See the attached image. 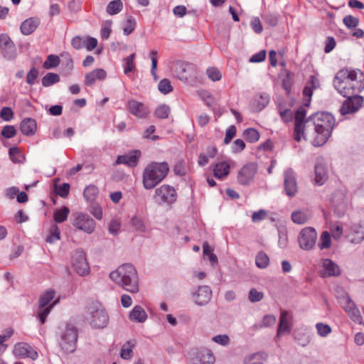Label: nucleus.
<instances>
[{
    "mask_svg": "<svg viewBox=\"0 0 364 364\" xmlns=\"http://www.w3.org/2000/svg\"><path fill=\"white\" fill-rule=\"evenodd\" d=\"M306 114L304 107H300L295 113L294 139L300 141L302 138H313L314 146L323 145L335 126L334 117L328 112H317L304 119Z\"/></svg>",
    "mask_w": 364,
    "mask_h": 364,
    "instance_id": "nucleus-1",
    "label": "nucleus"
},
{
    "mask_svg": "<svg viewBox=\"0 0 364 364\" xmlns=\"http://www.w3.org/2000/svg\"><path fill=\"white\" fill-rule=\"evenodd\" d=\"M334 87L343 97L358 94L364 89V74L360 70L343 69L335 77Z\"/></svg>",
    "mask_w": 364,
    "mask_h": 364,
    "instance_id": "nucleus-2",
    "label": "nucleus"
},
{
    "mask_svg": "<svg viewBox=\"0 0 364 364\" xmlns=\"http://www.w3.org/2000/svg\"><path fill=\"white\" fill-rule=\"evenodd\" d=\"M115 283L132 293L139 291L136 271L130 264H124L115 270Z\"/></svg>",
    "mask_w": 364,
    "mask_h": 364,
    "instance_id": "nucleus-3",
    "label": "nucleus"
},
{
    "mask_svg": "<svg viewBox=\"0 0 364 364\" xmlns=\"http://www.w3.org/2000/svg\"><path fill=\"white\" fill-rule=\"evenodd\" d=\"M77 329L75 326L67 323L60 328L59 345L65 353H72L75 350L77 341Z\"/></svg>",
    "mask_w": 364,
    "mask_h": 364,
    "instance_id": "nucleus-4",
    "label": "nucleus"
},
{
    "mask_svg": "<svg viewBox=\"0 0 364 364\" xmlns=\"http://www.w3.org/2000/svg\"><path fill=\"white\" fill-rule=\"evenodd\" d=\"M169 171L166 162H151L145 168L143 173V182H161Z\"/></svg>",
    "mask_w": 364,
    "mask_h": 364,
    "instance_id": "nucleus-5",
    "label": "nucleus"
},
{
    "mask_svg": "<svg viewBox=\"0 0 364 364\" xmlns=\"http://www.w3.org/2000/svg\"><path fill=\"white\" fill-rule=\"evenodd\" d=\"M72 225L81 231L87 234H92L96 227L95 221L87 214L84 213H75L71 217Z\"/></svg>",
    "mask_w": 364,
    "mask_h": 364,
    "instance_id": "nucleus-6",
    "label": "nucleus"
},
{
    "mask_svg": "<svg viewBox=\"0 0 364 364\" xmlns=\"http://www.w3.org/2000/svg\"><path fill=\"white\" fill-rule=\"evenodd\" d=\"M316 239V230L312 228H306L300 232L298 242L302 250H310L314 247Z\"/></svg>",
    "mask_w": 364,
    "mask_h": 364,
    "instance_id": "nucleus-7",
    "label": "nucleus"
},
{
    "mask_svg": "<svg viewBox=\"0 0 364 364\" xmlns=\"http://www.w3.org/2000/svg\"><path fill=\"white\" fill-rule=\"evenodd\" d=\"M72 264L76 272L81 276L90 273V267L86 259L85 253L82 250L75 251L72 258Z\"/></svg>",
    "mask_w": 364,
    "mask_h": 364,
    "instance_id": "nucleus-8",
    "label": "nucleus"
},
{
    "mask_svg": "<svg viewBox=\"0 0 364 364\" xmlns=\"http://www.w3.org/2000/svg\"><path fill=\"white\" fill-rule=\"evenodd\" d=\"M347 99L343 102L340 108V112L342 115L352 114L357 112L361 107L363 98L358 95V94L351 95L349 97H346Z\"/></svg>",
    "mask_w": 364,
    "mask_h": 364,
    "instance_id": "nucleus-9",
    "label": "nucleus"
},
{
    "mask_svg": "<svg viewBox=\"0 0 364 364\" xmlns=\"http://www.w3.org/2000/svg\"><path fill=\"white\" fill-rule=\"evenodd\" d=\"M155 199L159 203H172L176 199V190L169 185L164 184L156 188Z\"/></svg>",
    "mask_w": 364,
    "mask_h": 364,
    "instance_id": "nucleus-10",
    "label": "nucleus"
},
{
    "mask_svg": "<svg viewBox=\"0 0 364 364\" xmlns=\"http://www.w3.org/2000/svg\"><path fill=\"white\" fill-rule=\"evenodd\" d=\"M71 44L76 50L85 48L87 50L91 51L97 47V40L90 36H75L72 39Z\"/></svg>",
    "mask_w": 364,
    "mask_h": 364,
    "instance_id": "nucleus-11",
    "label": "nucleus"
},
{
    "mask_svg": "<svg viewBox=\"0 0 364 364\" xmlns=\"http://www.w3.org/2000/svg\"><path fill=\"white\" fill-rule=\"evenodd\" d=\"M13 353L18 358H30L35 360L38 358V353L26 343H18L14 346Z\"/></svg>",
    "mask_w": 364,
    "mask_h": 364,
    "instance_id": "nucleus-12",
    "label": "nucleus"
},
{
    "mask_svg": "<svg viewBox=\"0 0 364 364\" xmlns=\"http://www.w3.org/2000/svg\"><path fill=\"white\" fill-rule=\"evenodd\" d=\"M0 48L3 55L7 59H13L15 57V46L10 37L6 34L0 35Z\"/></svg>",
    "mask_w": 364,
    "mask_h": 364,
    "instance_id": "nucleus-13",
    "label": "nucleus"
},
{
    "mask_svg": "<svg viewBox=\"0 0 364 364\" xmlns=\"http://www.w3.org/2000/svg\"><path fill=\"white\" fill-rule=\"evenodd\" d=\"M331 202L338 215H343L347 208V203L344 193L341 191H337L333 193L331 198Z\"/></svg>",
    "mask_w": 364,
    "mask_h": 364,
    "instance_id": "nucleus-14",
    "label": "nucleus"
},
{
    "mask_svg": "<svg viewBox=\"0 0 364 364\" xmlns=\"http://www.w3.org/2000/svg\"><path fill=\"white\" fill-rule=\"evenodd\" d=\"M195 302L198 306L208 304L212 298V290L208 286H200L193 294Z\"/></svg>",
    "mask_w": 364,
    "mask_h": 364,
    "instance_id": "nucleus-15",
    "label": "nucleus"
},
{
    "mask_svg": "<svg viewBox=\"0 0 364 364\" xmlns=\"http://www.w3.org/2000/svg\"><path fill=\"white\" fill-rule=\"evenodd\" d=\"M141 155L139 150H132L127 154L118 156L115 164H122L129 167H135L138 164L139 159Z\"/></svg>",
    "mask_w": 364,
    "mask_h": 364,
    "instance_id": "nucleus-16",
    "label": "nucleus"
},
{
    "mask_svg": "<svg viewBox=\"0 0 364 364\" xmlns=\"http://www.w3.org/2000/svg\"><path fill=\"white\" fill-rule=\"evenodd\" d=\"M127 108L131 114L139 118H145L149 113V109L147 106L134 100L128 102Z\"/></svg>",
    "mask_w": 364,
    "mask_h": 364,
    "instance_id": "nucleus-17",
    "label": "nucleus"
},
{
    "mask_svg": "<svg viewBox=\"0 0 364 364\" xmlns=\"http://www.w3.org/2000/svg\"><path fill=\"white\" fill-rule=\"evenodd\" d=\"M107 322L108 317L103 309H97L91 311L90 324L94 328H104Z\"/></svg>",
    "mask_w": 364,
    "mask_h": 364,
    "instance_id": "nucleus-18",
    "label": "nucleus"
},
{
    "mask_svg": "<svg viewBox=\"0 0 364 364\" xmlns=\"http://www.w3.org/2000/svg\"><path fill=\"white\" fill-rule=\"evenodd\" d=\"M342 306L353 321L355 322L360 321L361 316L360 311L348 296L343 298V303Z\"/></svg>",
    "mask_w": 364,
    "mask_h": 364,
    "instance_id": "nucleus-19",
    "label": "nucleus"
},
{
    "mask_svg": "<svg viewBox=\"0 0 364 364\" xmlns=\"http://www.w3.org/2000/svg\"><path fill=\"white\" fill-rule=\"evenodd\" d=\"M292 316L287 311H282L277 337L284 333H289L291 328Z\"/></svg>",
    "mask_w": 364,
    "mask_h": 364,
    "instance_id": "nucleus-20",
    "label": "nucleus"
},
{
    "mask_svg": "<svg viewBox=\"0 0 364 364\" xmlns=\"http://www.w3.org/2000/svg\"><path fill=\"white\" fill-rule=\"evenodd\" d=\"M320 85L319 80L317 77L314 75L310 77L309 84L304 88V105L302 107H306L311 102V98L313 94V90L316 89Z\"/></svg>",
    "mask_w": 364,
    "mask_h": 364,
    "instance_id": "nucleus-21",
    "label": "nucleus"
},
{
    "mask_svg": "<svg viewBox=\"0 0 364 364\" xmlns=\"http://www.w3.org/2000/svg\"><path fill=\"white\" fill-rule=\"evenodd\" d=\"M322 267L323 271L321 272V276L323 277H337L341 274L339 267L329 259H325L323 260Z\"/></svg>",
    "mask_w": 364,
    "mask_h": 364,
    "instance_id": "nucleus-22",
    "label": "nucleus"
},
{
    "mask_svg": "<svg viewBox=\"0 0 364 364\" xmlns=\"http://www.w3.org/2000/svg\"><path fill=\"white\" fill-rule=\"evenodd\" d=\"M257 171L255 163H249L242 166L239 171V178L241 181L252 180Z\"/></svg>",
    "mask_w": 364,
    "mask_h": 364,
    "instance_id": "nucleus-23",
    "label": "nucleus"
},
{
    "mask_svg": "<svg viewBox=\"0 0 364 364\" xmlns=\"http://www.w3.org/2000/svg\"><path fill=\"white\" fill-rule=\"evenodd\" d=\"M40 23V21L37 18H28L23 21L21 24L20 29L23 35L28 36L35 31Z\"/></svg>",
    "mask_w": 364,
    "mask_h": 364,
    "instance_id": "nucleus-24",
    "label": "nucleus"
},
{
    "mask_svg": "<svg viewBox=\"0 0 364 364\" xmlns=\"http://www.w3.org/2000/svg\"><path fill=\"white\" fill-rule=\"evenodd\" d=\"M37 124L35 119L32 118L24 119L20 124V129L23 134L32 136L36 132Z\"/></svg>",
    "mask_w": 364,
    "mask_h": 364,
    "instance_id": "nucleus-25",
    "label": "nucleus"
},
{
    "mask_svg": "<svg viewBox=\"0 0 364 364\" xmlns=\"http://www.w3.org/2000/svg\"><path fill=\"white\" fill-rule=\"evenodd\" d=\"M136 23L133 16L126 14L123 20L119 23V28L123 31L124 35L128 36L134 30Z\"/></svg>",
    "mask_w": 364,
    "mask_h": 364,
    "instance_id": "nucleus-26",
    "label": "nucleus"
},
{
    "mask_svg": "<svg viewBox=\"0 0 364 364\" xmlns=\"http://www.w3.org/2000/svg\"><path fill=\"white\" fill-rule=\"evenodd\" d=\"M106 77V72L103 69H95L85 75V83L91 86L97 80H102Z\"/></svg>",
    "mask_w": 364,
    "mask_h": 364,
    "instance_id": "nucleus-27",
    "label": "nucleus"
},
{
    "mask_svg": "<svg viewBox=\"0 0 364 364\" xmlns=\"http://www.w3.org/2000/svg\"><path fill=\"white\" fill-rule=\"evenodd\" d=\"M129 318L131 321L144 323L147 319V314L141 306H135L129 313Z\"/></svg>",
    "mask_w": 364,
    "mask_h": 364,
    "instance_id": "nucleus-28",
    "label": "nucleus"
},
{
    "mask_svg": "<svg viewBox=\"0 0 364 364\" xmlns=\"http://www.w3.org/2000/svg\"><path fill=\"white\" fill-rule=\"evenodd\" d=\"M230 172V165L226 161H222L215 165L213 168L214 176L216 178L222 180L228 175Z\"/></svg>",
    "mask_w": 364,
    "mask_h": 364,
    "instance_id": "nucleus-29",
    "label": "nucleus"
},
{
    "mask_svg": "<svg viewBox=\"0 0 364 364\" xmlns=\"http://www.w3.org/2000/svg\"><path fill=\"white\" fill-rule=\"evenodd\" d=\"M218 150L215 146H208L205 154H200L198 157V164L201 166L206 165L210 159H213L217 154Z\"/></svg>",
    "mask_w": 364,
    "mask_h": 364,
    "instance_id": "nucleus-30",
    "label": "nucleus"
},
{
    "mask_svg": "<svg viewBox=\"0 0 364 364\" xmlns=\"http://www.w3.org/2000/svg\"><path fill=\"white\" fill-rule=\"evenodd\" d=\"M9 154L10 159L15 164H23L26 161L25 154L16 146L10 148Z\"/></svg>",
    "mask_w": 364,
    "mask_h": 364,
    "instance_id": "nucleus-31",
    "label": "nucleus"
},
{
    "mask_svg": "<svg viewBox=\"0 0 364 364\" xmlns=\"http://www.w3.org/2000/svg\"><path fill=\"white\" fill-rule=\"evenodd\" d=\"M352 242H359L364 239V226L360 223L354 224L351 228Z\"/></svg>",
    "mask_w": 364,
    "mask_h": 364,
    "instance_id": "nucleus-32",
    "label": "nucleus"
},
{
    "mask_svg": "<svg viewBox=\"0 0 364 364\" xmlns=\"http://www.w3.org/2000/svg\"><path fill=\"white\" fill-rule=\"evenodd\" d=\"M315 182H325L328 178L326 166L321 164L315 166Z\"/></svg>",
    "mask_w": 364,
    "mask_h": 364,
    "instance_id": "nucleus-33",
    "label": "nucleus"
},
{
    "mask_svg": "<svg viewBox=\"0 0 364 364\" xmlns=\"http://www.w3.org/2000/svg\"><path fill=\"white\" fill-rule=\"evenodd\" d=\"M69 213L70 209L66 206H63L54 212L53 219L57 223H63L67 220Z\"/></svg>",
    "mask_w": 364,
    "mask_h": 364,
    "instance_id": "nucleus-34",
    "label": "nucleus"
},
{
    "mask_svg": "<svg viewBox=\"0 0 364 364\" xmlns=\"http://www.w3.org/2000/svg\"><path fill=\"white\" fill-rule=\"evenodd\" d=\"M135 346L134 341H127L125 344H124L120 350V356L123 359L129 360L133 356V350L132 348Z\"/></svg>",
    "mask_w": 364,
    "mask_h": 364,
    "instance_id": "nucleus-35",
    "label": "nucleus"
},
{
    "mask_svg": "<svg viewBox=\"0 0 364 364\" xmlns=\"http://www.w3.org/2000/svg\"><path fill=\"white\" fill-rule=\"evenodd\" d=\"M58 301H59V299L55 300L50 306L43 307V308H40V306H38L37 315H38V317L42 324H43L46 322L48 315L50 314L53 307L56 304H58Z\"/></svg>",
    "mask_w": 364,
    "mask_h": 364,
    "instance_id": "nucleus-36",
    "label": "nucleus"
},
{
    "mask_svg": "<svg viewBox=\"0 0 364 364\" xmlns=\"http://www.w3.org/2000/svg\"><path fill=\"white\" fill-rule=\"evenodd\" d=\"M134 58L135 53H132L123 59L122 67L125 75H128L135 69Z\"/></svg>",
    "mask_w": 364,
    "mask_h": 364,
    "instance_id": "nucleus-37",
    "label": "nucleus"
},
{
    "mask_svg": "<svg viewBox=\"0 0 364 364\" xmlns=\"http://www.w3.org/2000/svg\"><path fill=\"white\" fill-rule=\"evenodd\" d=\"M99 193L98 188L93 184L87 186L83 193L84 198L86 200L93 202Z\"/></svg>",
    "mask_w": 364,
    "mask_h": 364,
    "instance_id": "nucleus-38",
    "label": "nucleus"
},
{
    "mask_svg": "<svg viewBox=\"0 0 364 364\" xmlns=\"http://www.w3.org/2000/svg\"><path fill=\"white\" fill-rule=\"evenodd\" d=\"M269 102V96L267 94H262L257 96L255 99L254 105L257 111L263 109Z\"/></svg>",
    "mask_w": 364,
    "mask_h": 364,
    "instance_id": "nucleus-39",
    "label": "nucleus"
},
{
    "mask_svg": "<svg viewBox=\"0 0 364 364\" xmlns=\"http://www.w3.org/2000/svg\"><path fill=\"white\" fill-rule=\"evenodd\" d=\"M55 291L53 289H48L43 293L38 301V306L40 308L48 306V304L54 298Z\"/></svg>",
    "mask_w": 364,
    "mask_h": 364,
    "instance_id": "nucleus-40",
    "label": "nucleus"
},
{
    "mask_svg": "<svg viewBox=\"0 0 364 364\" xmlns=\"http://www.w3.org/2000/svg\"><path fill=\"white\" fill-rule=\"evenodd\" d=\"M203 249L204 256H207L208 257V259L211 265L213 267L217 265L218 262V257L216 256V255L213 253V249L210 247V246L208 245L207 242L203 243Z\"/></svg>",
    "mask_w": 364,
    "mask_h": 364,
    "instance_id": "nucleus-41",
    "label": "nucleus"
},
{
    "mask_svg": "<svg viewBox=\"0 0 364 364\" xmlns=\"http://www.w3.org/2000/svg\"><path fill=\"white\" fill-rule=\"evenodd\" d=\"M53 191L56 195L66 198L70 191L69 183H53Z\"/></svg>",
    "mask_w": 364,
    "mask_h": 364,
    "instance_id": "nucleus-42",
    "label": "nucleus"
},
{
    "mask_svg": "<svg viewBox=\"0 0 364 364\" xmlns=\"http://www.w3.org/2000/svg\"><path fill=\"white\" fill-rule=\"evenodd\" d=\"M58 82H60V76L53 73H48L42 78V85L44 87H50Z\"/></svg>",
    "mask_w": 364,
    "mask_h": 364,
    "instance_id": "nucleus-43",
    "label": "nucleus"
},
{
    "mask_svg": "<svg viewBox=\"0 0 364 364\" xmlns=\"http://www.w3.org/2000/svg\"><path fill=\"white\" fill-rule=\"evenodd\" d=\"M244 138L250 143H255L259 139V132L253 128H248L243 132Z\"/></svg>",
    "mask_w": 364,
    "mask_h": 364,
    "instance_id": "nucleus-44",
    "label": "nucleus"
},
{
    "mask_svg": "<svg viewBox=\"0 0 364 364\" xmlns=\"http://www.w3.org/2000/svg\"><path fill=\"white\" fill-rule=\"evenodd\" d=\"M255 264L260 269L266 268L269 264V258L264 252H259L255 258Z\"/></svg>",
    "mask_w": 364,
    "mask_h": 364,
    "instance_id": "nucleus-45",
    "label": "nucleus"
},
{
    "mask_svg": "<svg viewBox=\"0 0 364 364\" xmlns=\"http://www.w3.org/2000/svg\"><path fill=\"white\" fill-rule=\"evenodd\" d=\"M309 215L303 211L296 210L292 213L291 219L294 223L304 224L309 220Z\"/></svg>",
    "mask_w": 364,
    "mask_h": 364,
    "instance_id": "nucleus-46",
    "label": "nucleus"
},
{
    "mask_svg": "<svg viewBox=\"0 0 364 364\" xmlns=\"http://www.w3.org/2000/svg\"><path fill=\"white\" fill-rule=\"evenodd\" d=\"M60 60L58 55H49L46 60L43 63V67L47 70L56 68L60 64Z\"/></svg>",
    "mask_w": 364,
    "mask_h": 364,
    "instance_id": "nucleus-47",
    "label": "nucleus"
},
{
    "mask_svg": "<svg viewBox=\"0 0 364 364\" xmlns=\"http://www.w3.org/2000/svg\"><path fill=\"white\" fill-rule=\"evenodd\" d=\"M173 172L175 175L179 176H184L188 172V168L186 165L184 161H178L173 166Z\"/></svg>",
    "mask_w": 364,
    "mask_h": 364,
    "instance_id": "nucleus-48",
    "label": "nucleus"
},
{
    "mask_svg": "<svg viewBox=\"0 0 364 364\" xmlns=\"http://www.w3.org/2000/svg\"><path fill=\"white\" fill-rule=\"evenodd\" d=\"M158 89L161 93L167 95L173 90V87L171 81L167 78H164L159 82Z\"/></svg>",
    "mask_w": 364,
    "mask_h": 364,
    "instance_id": "nucleus-49",
    "label": "nucleus"
},
{
    "mask_svg": "<svg viewBox=\"0 0 364 364\" xmlns=\"http://www.w3.org/2000/svg\"><path fill=\"white\" fill-rule=\"evenodd\" d=\"M171 112L170 107L166 105H160L155 110V115L159 119L168 118Z\"/></svg>",
    "mask_w": 364,
    "mask_h": 364,
    "instance_id": "nucleus-50",
    "label": "nucleus"
},
{
    "mask_svg": "<svg viewBox=\"0 0 364 364\" xmlns=\"http://www.w3.org/2000/svg\"><path fill=\"white\" fill-rule=\"evenodd\" d=\"M267 358V353L253 354L249 358L247 364H264L263 360H266Z\"/></svg>",
    "mask_w": 364,
    "mask_h": 364,
    "instance_id": "nucleus-51",
    "label": "nucleus"
},
{
    "mask_svg": "<svg viewBox=\"0 0 364 364\" xmlns=\"http://www.w3.org/2000/svg\"><path fill=\"white\" fill-rule=\"evenodd\" d=\"M60 231L58 227L56 225H52L50 228V234L46 238V242L53 243L58 240H60Z\"/></svg>",
    "mask_w": 364,
    "mask_h": 364,
    "instance_id": "nucleus-52",
    "label": "nucleus"
},
{
    "mask_svg": "<svg viewBox=\"0 0 364 364\" xmlns=\"http://www.w3.org/2000/svg\"><path fill=\"white\" fill-rule=\"evenodd\" d=\"M112 21H105L103 22L101 29V36L102 39H107L112 32Z\"/></svg>",
    "mask_w": 364,
    "mask_h": 364,
    "instance_id": "nucleus-53",
    "label": "nucleus"
},
{
    "mask_svg": "<svg viewBox=\"0 0 364 364\" xmlns=\"http://www.w3.org/2000/svg\"><path fill=\"white\" fill-rule=\"evenodd\" d=\"M150 58L151 60V74L154 77V80H157V75L156 73V70L157 68V51L151 50L149 53Z\"/></svg>",
    "mask_w": 364,
    "mask_h": 364,
    "instance_id": "nucleus-54",
    "label": "nucleus"
},
{
    "mask_svg": "<svg viewBox=\"0 0 364 364\" xmlns=\"http://www.w3.org/2000/svg\"><path fill=\"white\" fill-rule=\"evenodd\" d=\"M206 74L208 77L212 81H218L222 77V74L220 71L216 68H209L206 70Z\"/></svg>",
    "mask_w": 364,
    "mask_h": 364,
    "instance_id": "nucleus-55",
    "label": "nucleus"
},
{
    "mask_svg": "<svg viewBox=\"0 0 364 364\" xmlns=\"http://www.w3.org/2000/svg\"><path fill=\"white\" fill-rule=\"evenodd\" d=\"M343 22L348 28H354L358 25L359 20L351 15H348L343 18Z\"/></svg>",
    "mask_w": 364,
    "mask_h": 364,
    "instance_id": "nucleus-56",
    "label": "nucleus"
},
{
    "mask_svg": "<svg viewBox=\"0 0 364 364\" xmlns=\"http://www.w3.org/2000/svg\"><path fill=\"white\" fill-rule=\"evenodd\" d=\"M1 134L6 139H11L16 136V130L12 125H6L1 129Z\"/></svg>",
    "mask_w": 364,
    "mask_h": 364,
    "instance_id": "nucleus-57",
    "label": "nucleus"
},
{
    "mask_svg": "<svg viewBox=\"0 0 364 364\" xmlns=\"http://www.w3.org/2000/svg\"><path fill=\"white\" fill-rule=\"evenodd\" d=\"M318 246L321 249L328 248L331 246V236L329 232L326 231L322 232Z\"/></svg>",
    "mask_w": 364,
    "mask_h": 364,
    "instance_id": "nucleus-58",
    "label": "nucleus"
},
{
    "mask_svg": "<svg viewBox=\"0 0 364 364\" xmlns=\"http://www.w3.org/2000/svg\"><path fill=\"white\" fill-rule=\"evenodd\" d=\"M0 117L5 122H9L14 117V112L10 107H4L0 112Z\"/></svg>",
    "mask_w": 364,
    "mask_h": 364,
    "instance_id": "nucleus-59",
    "label": "nucleus"
},
{
    "mask_svg": "<svg viewBox=\"0 0 364 364\" xmlns=\"http://www.w3.org/2000/svg\"><path fill=\"white\" fill-rule=\"evenodd\" d=\"M264 297V294L261 291H258L255 289H252L248 295L249 300L251 302H257L261 301Z\"/></svg>",
    "mask_w": 364,
    "mask_h": 364,
    "instance_id": "nucleus-60",
    "label": "nucleus"
},
{
    "mask_svg": "<svg viewBox=\"0 0 364 364\" xmlns=\"http://www.w3.org/2000/svg\"><path fill=\"white\" fill-rule=\"evenodd\" d=\"M215 361L213 355L210 352L203 353L197 364H213Z\"/></svg>",
    "mask_w": 364,
    "mask_h": 364,
    "instance_id": "nucleus-61",
    "label": "nucleus"
},
{
    "mask_svg": "<svg viewBox=\"0 0 364 364\" xmlns=\"http://www.w3.org/2000/svg\"><path fill=\"white\" fill-rule=\"evenodd\" d=\"M132 225L135 228L136 231L144 232L145 230V226L141 218L135 216L132 220Z\"/></svg>",
    "mask_w": 364,
    "mask_h": 364,
    "instance_id": "nucleus-62",
    "label": "nucleus"
},
{
    "mask_svg": "<svg viewBox=\"0 0 364 364\" xmlns=\"http://www.w3.org/2000/svg\"><path fill=\"white\" fill-rule=\"evenodd\" d=\"M236 135V127L235 125H231L228 127V129L226 130L225 133V137L224 139V143L225 144H228L231 140L234 138V136Z\"/></svg>",
    "mask_w": 364,
    "mask_h": 364,
    "instance_id": "nucleus-63",
    "label": "nucleus"
},
{
    "mask_svg": "<svg viewBox=\"0 0 364 364\" xmlns=\"http://www.w3.org/2000/svg\"><path fill=\"white\" fill-rule=\"evenodd\" d=\"M89 211L97 220L102 218V208L97 204H92L89 208Z\"/></svg>",
    "mask_w": 364,
    "mask_h": 364,
    "instance_id": "nucleus-64",
    "label": "nucleus"
}]
</instances>
